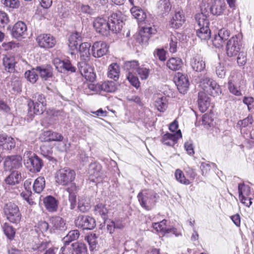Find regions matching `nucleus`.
Masks as SVG:
<instances>
[{
    "mask_svg": "<svg viewBox=\"0 0 254 254\" xmlns=\"http://www.w3.org/2000/svg\"><path fill=\"white\" fill-rule=\"evenodd\" d=\"M15 143L12 137L8 136L6 134H0V146L3 149L9 150L13 148Z\"/></svg>",
    "mask_w": 254,
    "mask_h": 254,
    "instance_id": "nucleus-24",
    "label": "nucleus"
},
{
    "mask_svg": "<svg viewBox=\"0 0 254 254\" xmlns=\"http://www.w3.org/2000/svg\"><path fill=\"white\" fill-rule=\"evenodd\" d=\"M108 21L111 24V31L117 33L121 30L124 24V16L121 12L113 13L109 17Z\"/></svg>",
    "mask_w": 254,
    "mask_h": 254,
    "instance_id": "nucleus-7",
    "label": "nucleus"
},
{
    "mask_svg": "<svg viewBox=\"0 0 254 254\" xmlns=\"http://www.w3.org/2000/svg\"><path fill=\"white\" fill-rule=\"evenodd\" d=\"M3 211L7 220L10 222L18 224L21 220V215L18 206L14 203L9 202L3 206Z\"/></svg>",
    "mask_w": 254,
    "mask_h": 254,
    "instance_id": "nucleus-4",
    "label": "nucleus"
},
{
    "mask_svg": "<svg viewBox=\"0 0 254 254\" xmlns=\"http://www.w3.org/2000/svg\"><path fill=\"white\" fill-rule=\"evenodd\" d=\"M109 47L103 41H97L94 43L91 48L92 56L95 58H101L107 54Z\"/></svg>",
    "mask_w": 254,
    "mask_h": 254,
    "instance_id": "nucleus-13",
    "label": "nucleus"
},
{
    "mask_svg": "<svg viewBox=\"0 0 254 254\" xmlns=\"http://www.w3.org/2000/svg\"><path fill=\"white\" fill-rule=\"evenodd\" d=\"M39 46L44 48H52L56 44L55 38L49 34L39 35L36 38Z\"/></svg>",
    "mask_w": 254,
    "mask_h": 254,
    "instance_id": "nucleus-14",
    "label": "nucleus"
},
{
    "mask_svg": "<svg viewBox=\"0 0 254 254\" xmlns=\"http://www.w3.org/2000/svg\"><path fill=\"white\" fill-rule=\"evenodd\" d=\"M177 88L182 94H185L189 87V81L186 75L178 72L175 77Z\"/></svg>",
    "mask_w": 254,
    "mask_h": 254,
    "instance_id": "nucleus-16",
    "label": "nucleus"
},
{
    "mask_svg": "<svg viewBox=\"0 0 254 254\" xmlns=\"http://www.w3.org/2000/svg\"><path fill=\"white\" fill-rule=\"evenodd\" d=\"M45 187V180L43 177H39L34 181L33 185V190L37 193L41 192Z\"/></svg>",
    "mask_w": 254,
    "mask_h": 254,
    "instance_id": "nucleus-37",
    "label": "nucleus"
},
{
    "mask_svg": "<svg viewBox=\"0 0 254 254\" xmlns=\"http://www.w3.org/2000/svg\"><path fill=\"white\" fill-rule=\"evenodd\" d=\"M22 157L19 155L7 156L4 161V167L6 171L18 169L22 166Z\"/></svg>",
    "mask_w": 254,
    "mask_h": 254,
    "instance_id": "nucleus-12",
    "label": "nucleus"
},
{
    "mask_svg": "<svg viewBox=\"0 0 254 254\" xmlns=\"http://www.w3.org/2000/svg\"><path fill=\"white\" fill-rule=\"evenodd\" d=\"M78 70L80 74L89 81L93 82L96 78V74L93 68L86 61H82L78 64Z\"/></svg>",
    "mask_w": 254,
    "mask_h": 254,
    "instance_id": "nucleus-8",
    "label": "nucleus"
},
{
    "mask_svg": "<svg viewBox=\"0 0 254 254\" xmlns=\"http://www.w3.org/2000/svg\"><path fill=\"white\" fill-rule=\"evenodd\" d=\"M171 8L169 0H160L157 3V12L160 15L167 14L170 11Z\"/></svg>",
    "mask_w": 254,
    "mask_h": 254,
    "instance_id": "nucleus-28",
    "label": "nucleus"
},
{
    "mask_svg": "<svg viewBox=\"0 0 254 254\" xmlns=\"http://www.w3.org/2000/svg\"><path fill=\"white\" fill-rule=\"evenodd\" d=\"M182 137V133L180 130H179L175 133H166L164 134L162 138V142L165 145L173 146L177 141L178 139Z\"/></svg>",
    "mask_w": 254,
    "mask_h": 254,
    "instance_id": "nucleus-21",
    "label": "nucleus"
},
{
    "mask_svg": "<svg viewBox=\"0 0 254 254\" xmlns=\"http://www.w3.org/2000/svg\"><path fill=\"white\" fill-rule=\"evenodd\" d=\"M247 61V54L244 51H241L239 53L237 57V63L240 66L246 64Z\"/></svg>",
    "mask_w": 254,
    "mask_h": 254,
    "instance_id": "nucleus-59",
    "label": "nucleus"
},
{
    "mask_svg": "<svg viewBox=\"0 0 254 254\" xmlns=\"http://www.w3.org/2000/svg\"><path fill=\"white\" fill-rule=\"evenodd\" d=\"M24 159V164L26 167L32 173L39 172L43 166V162L36 155L31 152H27L25 153Z\"/></svg>",
    "mask_w": 254,
    "mask_h": 254,
    "instance_id": "nucleus-3",
    "label": "nucleus"
},
{
    "mask_svg": "<svg viewBox=\"0 0 254 254\" xmlns=\"http://www.w3.org/2000/svg\"><path fill=\"white\" fill-rule=\"evenodd\" d=\"M175 177L176 180L182 184L189 185L190 183L189 180L186 178L184 173L180 169L176 170L175 172Z\"/></svg>",
    "mask_w": 254,
    "mask_h": 254,
    "instance_id": "nucleus-49",
    "label": "nucleus"
},
{
    "mask_svg": "<svg viewBox=\"0 0 254 254\" xmlns=\"http://www.w3.org/2000/svg\"><path fill=\"white\" fill-rule=\"evenodd\" d=\"M36 70L39 73L41 77L45 79L52 76V67L50 66H37Z\"/></svg>",
    "mask_w": 254,
    "mask_h": 254,
    "instance_id": "nucleus-39",
    "label": "nucleus"
},
{
    "mask_svg": "<svg viewBox=\"0 0 254 254\" xmlns=\"http://www.w3.org/2000/svg\"><path fill=\"white\" fill-rule=\"evenodd\" d=\"M56 182L59 185H62L64 183V169H60L55 174Z\"/></svg>",
    "mask_w": 254,
    "mask_h": 254,
    "instance_id": "nucleus-60",
    "label": "nucleus"
},
{
    "mask_svg": "<svg viewBox=\"0 0 254 254\" xmlns=\"http://www.w3.org/2000/svg\"><path fill=\"white\" fill-rule=\"evenodd\" d=\"M69 187L67 188V191L69 193V202H70V208L73 209L75 208L76 204V195L77 188L74 183H71L69 184Z\"/></svg>",
    "mask_w": 254,
    "mask_h": 254,
    "instance_id": "nucleus-26",
    "label": "nucleus"
},
{
    "mask_svg": "<svg viewBox=\"0 0 254 254\" xmlns=\"http://www.w3.org/2000/svg\"><path fill=\"white\" fill-rule=\"evenodd\" d=\"M125 69L132 73L134 70L137 71L139 67L138 63L137 61L126 62L124 65Z\"/></svg>",
    "mask_w": 254,
    "mask_h": 254,
    "instance_id": "nucleus-47",
    "label": "nucleus"
},
{
    "mask_svg": "<svg viewBox=\"0 0 254 254\" xmlns=\"http://www.w3.org/2000/svg\"><path fill=\"white\" fill-rule=\"evenodd\" d=\"M198 105L199 110L205 112L210 105V99L204 92H199L198 94Z\"/></svg>",
    "mask_w": 254,
    "mask_h": 254,
    "instance_id": "nucleus-22",
    "label": "nucleus"
},
{
    "mask_svg": "<svg viewBox=\"0 0 254 254\" xmlns=\"http://www.w3.org/2000/svg\"><path fill=\"white\" fill-rule=\"evenodd\" d=\"M200 86L208 94L216 96L221 93L219 85L213 80L207 77L202 78L200 82Z\"/></svg>",
    "mask_w": 254,
    "mask_h": 254,
    "instance_id": "nucleus-5",
    "label": "nucleus"
},
{
    "mask_svg": "<svg viewBox=\"0 0 254 254\" xmlns=\"http://www.w3.org/2000/svg\"><path fill=\"white\" fill-rule=\"evenodd\" d=\"M185 21V17L183 11L176 12L175 15L169 21V25L174 29L180 28Z\"/></svg>",
    "mask_w": 254,
    "mask_h": 254,
    "instance_id": "nucleus-18",
    "label": "nucleus"
},
{
    "mask_svg": "<svg viewBox=\"0 0 254 254\" xmlns=\"http://www.w3.org/2000/svg\"><path fill=\"white\" fill-rule=\"evenodd\" d=\"M43 135L45 137L44 138L45 141H61L63 138L61 134L50 130L44 131L43 133Z\"/></svg>",
    "mask_w": 254,
    "mask_h": 254,
    "instance_id": "nucleus-33",
    "label": "nucleus"
},
{
    "mask_svg": "<svg viewBox=\"0 0 254 254\" xmlns=\"http://www.w3.org/2000/svg\"><path fill=\"white\" fill-rule=\"evenodd\" d=\"M132 16L139 22L143 21L146 18V14L142 9L137 6H133L130 9Z\"/></svg>",
    "mask_w": 254,
    "mask_h": 254,
    "instance_id": "nucleus-36",
    "label": "nucleus"
},
{
    "mask_svg": "<svg viewBox=\"0 0 254 254\" xmlns=\"http://www.w3.org/2000/svg\"><path fill=\"white\" fill-rule=\"evenodd\" d=\"M240 85V79L238 76L233 73H231L228 78V85Z\"/></svg>",
    "mask_w": 254,
    "mask_h": 254,
    "instance_id": "nucleus-57",
    "label": "nucleus"
},
{
    "mask_svg": "<svg viewBox=\"0 0 254 254\" xmlns=\"http://www.w3.org/2000/svg\"><path fill=\"white\" fill-rule=\"evenodd\" d=\"M190 65L194 70L198 72L202 71L205 67V64L203 58L198 55L191 60Z\"/></svg>",
    "mask_w": 254,
    "mask_h": 254,
    "instance_id": "nucleus-27",
    "label": "nucleus"
},
{
    "mask_svg": "<svg viewBox=\"0 0 254 254\" xmlns=\"http://www.w3.org/2000/svg\"><path fill=\"white\" fill-rule=\"evenodd\" d=\"M93 26L97 32L103 36H108L111 31V24L103 18L98 17L95 19Z\"/></svg>",
    "mask_w": 254,
    "mask_h": 254,
    "instance_id": "nucleus-9",
    "label": "nucleus"
},
{
    "mask_svg": "<svg viewBox=\"0 0 254 254\" xmlns=\"http://www.w3.org/2000/svg\"><path fill=\"white\" fill-rule=\"evenodd\" d=\"M44 203L47 209L50 212L56 211L57 209V201L52 196H47L44 199Z\"/></svg>",
    "mask_w": 254,
    "mask_h": 254,
    "instance_id": "nucleus-31",
    "label": "nucleus"
},
{
    "mask_svg": "<svg viewBox=\"0 0 254 254\" xmlns=\"http://www.w3.org/2000/svg\"><path fill=\"white\" fill-rule=\"evenodd\" d=\"M28 105L29 108L28 112L29 116H32V112L34 114H42L45 110L46 105L39 103L37 102H34V101L30 100Z\"/></svg>",
    "mask_w": 254,
    "mask_h": 254,
    "instance_id": "nucleus-23",
    "label": "nucleus"
},
{
    "mask_svg": "<svg viewBox=\"0 0 254 254\" xmlns=\"http://www.w3.org/2000/svg\"><path fill=\"white\" fill-rule=\"evenodd\" d=\"M98 88L105 92H114L117 89V85L114 81H107L98 84Z\"/></svg>",
    "mask_w": 254,
    "mask_h": 254,
    "instance_id": "nucleus-32",
    "label": "nucleus"
},
{
    "mask_svg": "<svg viewBox=\"0 0 254 254\" xmlns=\"http://www.w3.org/2000/svg\"><path fill=\"white\" fill-rule=\"evenodd\" d=\"M127 78L130 83L136 88H138L140 86V82L138 78L130 72H128Z\"/></svg>",
    "mask_w": 254,
    "mask_h": 254,
    "instance_id": "nucleus-53",
    "label": "nucleus"
},
{
    "mask_svg": "<svg viewBox=\"0 0 254 254\" xmlns=\"http://www.w3.org/2000/svg\"><path fill=\"white\" fill-rule=\"evenodd\" d=\"M78 208L82 212H85L88 211L90 206L88 203L85 202L83 200H79L78 204Z\"/></svg>",
    "mask_w": 254,
    "mask_h": 254,
    "instance_id": "nucleus-61",
    "label": "nucleus"
},
{
    "mask_svg": "<svg viewBox=\"0 0 254 254\" xmlns=\"http://www.w3.org/2000/svg\"><path fill=\"white\" fill-rule=\"evenodd\" d=\"M154 105L157 109L163 112L167 108L166 98L163 96H157L155 98Z\"/></svg>",
    "mask_w": 254,
    "mask_h": 254,
    "instance_id": "nucleus-38",
    "label": "nucleus"
},
{
    "mask_svg": "<svg viewBox=\"0 0 254 254\" xmlns=\"http://www.w3.org/2000/svg\"><path fill=\"white\" fill-rule=\"evenodd\" d=\"M75 223L77 227L83 229L92 230L96 226L95 219L87 215L78 216L75 220Z\"/></svg>",
    "mask_w": 254,
    "mask_h": 254,
    "instance_id": "nucleus-10",
    "label": "nucleus"
},
{
    "mask_svg": "<svg viewBox=\"0 0 254 254\" xmlns=\"http://www.w3.org/2000/svg\"><path fill=\"white\" fill-rule=\"evenodd\" d=\"M226 8V4L224 1L216 0L210 7V12L214 15H220Z\"/></svg>",
    "mask_w": 254,
    "mask_h": 254,
    "instance_id": "nucleus-25",
    "label": "nucleus"
},
{
    "mask_svg": "<svg viewBox=\"0 0 254 254\" xmlns=\"http://www.w3.org/2000/svg\"><path fill=\"white\" fill-rule=\"evenodd\" d=\"M141 79H146L150 72L148 68L143 66H139L136 71Z\"/></svg>",
    "mask_w": 254,
    "mask_h": 254,
    "instance_id": "nucleus-55",
    "label": "nucleus"
},
{
    "mask_svg": "<svg viewBox=\"0 0 254 254\" xmlns=\"http://www.w3.org/2000/svg\"><path fill=\"white\" fill-rule=\"evenodd\" d=\"M102 167L97 162L91 163L89 166L88 173L89 180L94 183H97L101 179Z\"/></svg>",
    "mask_w": 254,
    "mask_h": 254,
    "instance_id": "nucleus-15",
    "label": "nucleus"
},
{
    "mask_svg": "<svg viewBox=\"0 0 254 254\" xmlns=\"http://www.w3.org/2000/svg\"><path fill=\"white\" fill-rule=\"evenodd\" d=\"M67 58H68V57ZM64 70L68 73L75 72L76 67L71 63L68 59H64Z\"/></svg>",
    "mask_w": 254,
    "mask_h": 254,
    "instance_id": "nucleus-54",
    "label": "nucleus"
},
{
    "mask_svg": "<svg viewBox=\"0 0 254 254\" xmlns=\"http://www.w3.org/2000/svg\"><path fill=\"white\" fill-rule=\"evenodd\" d=\"M82 38L78 32L71 33L68 37V51L67 53L72 57L75 58V52L77 51V45L82 41Z\"/></svg>",
    "mask_w": 254,
    "mask_h": 254,
    "instance_id": "nucleus-11",
    "label": "nucleus"
},
{
    "mask_svg": "<svg viewBox=\"0 0 254 254\" xmlns=\"http://www.w3.org/2000/svg\"><path fill=\"white\" fill-rule=\"evenodd\" d=\"M183 63L182 60L180 58H172L170 59L167 63V67L172 70H179L182 65Z\"/></svg>",
    "mask_w": 254,
    "mask_h": 254,
    "instance_id": "nucleus-35",
    "label": "nucleus"
},
{
    "mask_svg": "<svg viewBox=\"0 0 254 254\" xmlns=\"http://www.w3.org/2000/svg\"><path fill=\"white\" fill-rule=\"evenodd\" d=\"M11 85L14 90L16 91H19L21 86V83L20 78L18 77H14L12 78L11 81Z\"/></svg>",
    "mask_w": 254,
    "mask_h": 254,
    "instance_id": "nucleus-58",
    "label": "nucleus"
},
{
    "mask_svg": "<svg viewBox=\"0 0 254 254\" xmlns=\"http://www.w3.org/2000/svg\"><path fill=\"white\" fill-rule=\"evenodd\" d=\"M195 20L199 27L196 31L197 36L201 39L206 40L210 38V30L209 28V22L207 16L203 13L195 15Z\"/></svg>",
    "mask_w": 254,
    "mask_h": 254,
    "instance_id": "nucleus-2",
    "label": "nucleus"
},
{
    "mask_svg": "<svg viewBox=\"0 0 254 254\" xmlns=\"http://www.w3.org/2000/svg\"><path fill=\"white\" fill-rule=\"evenodd\" d=\"M52 223L54 227L56 229H60L62 227L63 220L62 218L59 216H56L52 218Z\"/></svg>",
    "mask_w": 254,
    "mask_h": 254,
    "instance_id": "nucleus-64",
    "label": "nucleus"
},
{
    "mask_svg": "<svg viewBox=\"0 0 254 254\" xmlns=\"http://www.w3.org/2000/svg\"><path fill=\"white\" fill-rule=\"evenodd\" d=\"M120 73V67L117 63H112L108 67V77L114 79L118 80Z\"/></svg>",
    "mask_w": 254,
    "mask_h": 254,
    "instance_id": "nucleus-29",
    "label": "nucleus"
},
{
    "mask_svg": "<svg viewBox=\"0 0 254 254\" xmlns=\"http://www.w3.org/2000/svg\"><path fill=\"white\" fill-rule=\"evenodd\" d=\"M158 197L155 192L148 190H142L137 195L140 205L147 210H151L155 206Z\"/></svg>",
    "mask_w": 254,
    "mask_h": 254,
    "instance_id": "nucleus-1",
    "label": "nucleus"
},
{
    "mask_svg": "<svg viewBox=\"0 0 254 254\" xmlns=\"http://www.w3.org/2000/svg\"><path fill=\"white\" fill-rule=\"evenodd\" d=\"M21 180V173L18 171H13L5 179V182L8 185H14L18 184Z\"/></svg>",
    "mask_w": 254,
    "mask_h": 254,
    "instance_id": "nucleus-34",
    "label": "nucleus"
},
{
    "mask_svg": "<svg viewBox=\"0 0 254 254\" xmlns=\"http://www.w3.org/2000/svg\"><path fill=\"white\" fill-rule=\"evenodd\" d=\"M230 35V33L228 30L225 28L220 29L218 35H216L212 40L213 45L217 48L222 47L224 42L229 38Z\"/></svg>",
    "mask_w": 254,
    "mask_h": 254,
    "instance_id": "nucleus-17",
    "label": "nucleus"
},
{
    "mask_svg": "<svg viewBox=\"0 0 254 254\" xmlns=\"http://www.w3.org/2000/svg\"><path fill=\"white\" fill-rule=\"evenodd\" d=\"M91 44L88 42H84L81 44L79 48V52L81 57L85 60V58H88L90 55V48Z\"/></svg>",
    "mask_w": 254,
    "mask_h": 254,
    "instance_id": "nucleus-41",
    "label": "nucleus"
},
{
    "mask_svg": "<svg viewBox=\"0 0 254 254\" xmlns=\"http://www.w3.org/2000/svg\"><path fill=\"white\" fill-rule=\"evenodd\" d=\"M3 230L4 233L8 239H12L13 238L15 235V231L12 226H10L8 224L4 223L3 226Z\"/></svg>",
    "mask_w": 254,
    "mask_h": 254,
    "instance_id": "nucleus-48",
    "label": "nucleus"
},
{
    "mask_svg": "<svg viewBox=\"0 0 254 254\" xmlns=\"http://www.w3.org/2000/svg\"><path fill=\"white\" fill-rule=\"evenodd\" d=\"M75 173L70 169H64V183L72 182L75 179Z\"/></svg>",
    "mask_w": 254,
    "mask_h": 254,
    "instance_id": "nucleus-50",
    "label": "nucleus"
},
{
    "mask_svg": "<svg viewBox=\"0 0 254 254\" xmlns=\"http://www.w3.org/2000/svg\"><path fill=\"white\" fill-rule=\"evenodd\" d=\"M35 68L31 70H28L25 73V77L27 79L32 83H35L38 79V75Z\"/></svg>",
    "mask_w": 254,
    "mask_h": 254,
    "instance_id": "nucleus-45",
    "label": "nucleus"
},
{
    "mask_svg": "<svg viewBox=\"0 0 254 254\" xmlns=\"http://www.w3.org/2000/svg\"><path fill=\"white\" fill-rule=\"evenodd\" d=\"M15 63L14 57L6 56L3 58V64L5 69L9 72H14Z\"/></svg>",
    "mask_w": 254,
    "mask_h": 254,
    "instance_id": "nucleus-30",
    "label": "nucleus"
},
{
    "mask_svg": "<svg viewBox=\"0 0 254 254\" xmlns=\"http://www.w3.org/2000/svg\"><path fill=\"white\" fill-rule=\"evenodd\" d=\"M216 73L218 77L223 78L226 74L224 66L220 64H218L216 66Z\"/></svg>",
    "mask_w": 254,
    "mask_h": 254,
    "instance_id": "nucleus-63",
    "label": "nucleus"
},
{
    "mask_svg": "<svg viewBox=\"0 0 254 254\" xmlns=\"http://www.w3.org/2000/svg\"><path fill=\"white\" fill-rule=\"evenodd\" d=\"M239 196H245L247 197L250 194V188L245 184H239L238 186Z\"/></svg>",
    "mask_w": 254,
    "mask_h": 254,
    "instance_id": "nucleus-52",
    "label": "nucleus"
},
{
    "mask_svg": "<svg viewBox=\"0 0 254 254\" xmlns=\"http://www.w3.org/2000/svg\"><path fill=\"white\" fill-rule=\"evenodd\" d=\"M154 54L155 56L158 57L160 61H164L166 59V52L163 49H157Z\"/></svg>",
    "mask_w": 254,
    "mask_h": 254,
    "instance_id": "nucleus-62",
    "label": "nucleus"
},
{
    "mask_svg": "<svg viewBox=\"0 0 254 254\" xmlns=\"http://www.w3.org/2000/svg\"><path fill=\"white\" fill-rule=\"evenodd\" d=\"M167 220L164 219L162 221L158 223H154L153 224V227L157 232H161L168 233L171 232H174V229H167L166 228Z\"/></svg>",
    "mask_w": 254,
    "mask_h": 254,
    "instance_id": "nucleus-40",
    "label": "nucleus"
},
{
    "mask_svg": "<svg viewBox=\"0 0 254 254\" xmlns=\"http://www.w3.org/2000/svg\"><path fill=\"white\" fill-rule=\"evenodd\" d=\"M53 63L57 71L62 73L64 69V61L57 58L53 60Z\"/></svg>",
    "mask_w": 254,
    "mask_h": 254,
    "instance_id": "nucleus-56",
    "label": "nucleus"
},
{
    "mask_svg": "<svg viewBox=\"0 0 254 254\" xmlns=\"http://www.w3.org/2000/svg\"><path fill=\"white\" fill-rule=\"evenodd\" d=\"M79 236V233L77 230L70 231L64 237V246L70 242L77 240Z\"/></svg>",
    "mask_w": 254,
    "mask_h": 254,
    "instance_id": "nucleus-43",
    "label": "nucleus"
},
{
    "mask_svg": "<svg viewBox=\"0 0 254 254\" xmlns=\"http://www.w3.org/2000/svg\"><path fill=\"white\" fill-rule=\"evenodd\" d=\"M72 250L76 254H86L87 250L86 245L81 243H75L71 245Z\"/></svg>",
    "mask_w": 254,
    "mask_h": 254,
    "instance_id": "nucleus-44",
    "label": "nucleus"
},
{
    "mask_svg": "<svg viewBox=\"0 0 254 254\" xmlns=\"http://www.w3.org/2000/svg\"><path fill=\"white\" fill-rule=\"evenodd\" d=\"M242 46L241 38L235 36L231 37L227 43L226 53L228 56L232 57L237 55Z\"/></svg>",
    "mask_w": 254,
    "mask_h": 254,
    "instance_id": "nucleus-6",
    "label": "nucleus"
},
{
    "mask_svg": "<svg viewBox=\"0 0 254 254\" xmlns=\"http://www.w3.org/2000/svg\"><path fill=\"white\" fill-rule=\"evenodd\" d=\"M27 31V26L24 22L19 21L17 22L13 26L11 30V35L17 39L22 37Z\"/></svg>",
    "mask_w": 254,
    "mask_h": 254,
    "instance_id": "nucleus-20",
    "label": "nucleus"
},
{
    "mask_svg": "<svg viewBox=\"0 0 254 254\" xmlns=\"http://www.w3.org/2000/svg\"><path fill=\"white\" fill-rule=\"evenodd\" d=\"M95 213L101 215L103 218H105L108 213V209L105 205L102 203L97 204L94 209Z\"/></svg>",
    "mask_w": 254,
    "mask_h": 254,
    "instance_id": "nucleus-46",
    "label": "nucleus"
},
{
    "mask_svg": "<svg viewBox=\"0 0 254 254\" xmlns=\"http://www.w3.org/2000/svg\"><path fill=\"white\" fill-rule=\"evenodd\" d=\"M156 32V29L152 27H144L142 28V30L139 33L142 40L147 41L150 35L152 34H154Z\"/></svg>",
    "mask_w": 254,
    "mask_h": 254,
    "instance_id": "nucleus-42",
    "label": "nucleus"
},
{
    "mask_svg": "<svg viewBox=\"0 0 254 254\" xmlns=\"http://www.w3.org/2000/svg\"><path fill=\"white\" fill-rule=\"evenodd\" d=\"M1 1L5 6L12 8H17L20 5L19 0H1Z\"/></svg>",
    "mask_w": 254,
    "mask_h": 254,
    "instance_id": "nucleus-51",
    "label": "nucleus"
},
{
    "mask_svg": "<svg viewBox=\"0 0 254 254\" xmlns=\"http://www.w3.org/2000/svg\"><path fill=\"white\" fill-rule=\"evenodd\" d=\"M186 39V36L181 33L176 32L174 34H172L170 38V52L172 53H176L178 41L183 42Z\"/></svg>",
    "mask_w": 254,
    "mask_h": 254,
    "instance_id": "nucleus-19",
    "label": "nucleus"
}]
</instances>
